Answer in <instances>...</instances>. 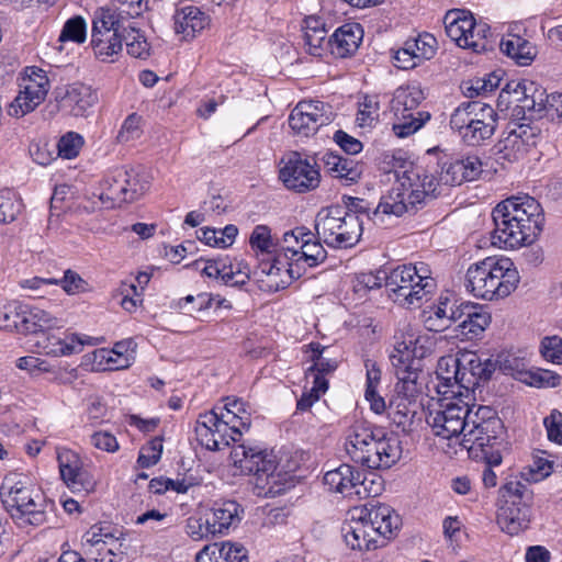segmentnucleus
<instances>
[{
	"label": "nucleus",
	"mask_w": 562,
	"mask_h": 562,
	"mask_svg": "<svg viewBox=\"0 0 562 562\" xmlns=\"http://www.w3.org/2000/svg\"><path fill=\"white\" fill-rule=\"evenodd\" d=\"M279 178L291 191L304 193L316 189L321 182V173L315 162L310 161L296 151L285 155L280 162Z\"/></svg>",
	"instance_id": "15"
},
{
	"label": "nucleus",
	"mask_w": 562,
	"mask_h": 562,
	"mask_svg": "<svg viewBox=\"0 0 562 562\" xmlns=\"http://www.w3.org/2000/svg\"><path fill=\"white\" fill-rule=\"evenodd\" d=\"M22 210V201L11 189L0 190V224L13 222Z\"/></svg>",
	"instance_id": "54"
},
{
	"label": "nucleus",
	"mask_w": 562,
	"mask_h": 562,
	"mask_svg": "<svg viewBox=\"0 0 562 562\" xmlns=\"http://www.w3.org/2000/svg\"><path fill=\"white\" fill-rule=\"evenodd\" d=\"M531 518L530 504H520L519 501H504L497 510V524L502 531L515 536L529 527Z\"/></svg>",
	"instance_id": "29"
},
{
	"label": "nucleus",
	"mask_w": 562,
	"mask_h": 562,
	"mask_svg": "<svg viewBox=\"0 0 562 562\" xmlns=\"http://www.w3.org/2000/svg\"><path fill=\"white\" fill-rule=\"evenodd\" d=\"M435 286L430 270L424 262L397 266L387 271L389 296L401 306H420Z\"/></svg>",
	"instance_id": "7"
},
{
	"label": "nucleus",
	"mask_w": 562,
	"mask_h": 562,
	"mask_svg": "<svg viewBox=\"0 0 562 562\" xmlns=\"http://www.w3.org/2000/svg\"><path fill=\"white\" fill-rule=\"evenodd\" d=\"M482 172V162L477 156H467L445 165L440 181L448 186H460L475 180Z\"/></svg>",
	"instance_id": "32"
},
{
	"label": "nucleus",
	"mask_w": 562,
	"mask_h": 562,
	"mask_svg": "<svg viewBox=\"0 0 562 562\" xmlns=\"http://www.w3.org/2000/svg\"><path fill=\"white\" fill-rule=\"evenodd\" d=\"M215 547L217 562H248L247 550L244 546L232 542L212 543Z\"/></svg>",
	"instance_id": "57"
},
{
	"label": "nucleus",
	"mask_w": 562,
	"mask_h": 562,
	"mask_svg": "<svg viewBox=\"0 0 562 562\" xmlns=\"http://www.w3.org/2000/svg\"><path fill=\"white\" fill-rule=\"evenodd\" d=\"M519 274L509 258L486 257L467 270V289L479 299L499 300L517 288Z\"/></svg>",
	"instance_id": "3"
},
{
	"label": "nucleus",
	"mask_w": 562,
	"mask_h": 562,
	"mask_svg": "<svg viewBox=\"0 0 562 562\" xmlns=\"http://www.w3.org/2000/svg\"><path fill=\"white\" fill-rule=\"evenodd\" d=\"M539 351L541 357L553 364L562 366V338L546 336L541 339Z\"/></svg>",
	"instance_id": "64"
},
{
	"label": "nucleus",
	"mask_w": 562,
	"mask_h": 562,
	"mask_svg": "<svg viewBox=\"0 0 562 562\" xmlns=\"http://www.w3.org/2000/svg\"><path fill=\"white\" fill-rule=\"evenodd\" d=\"M380 102L378 95H363L358 101L356 125L360 128H372L379 123Z\"/></svg>",
	"instance_id": "47"
},
{
	"label": "nucleus",
	"mask_w": 562,
	"mask_h": 562,
	"mask_svg": "<svg viewBox=\"0 0 562 562\" xmlns=\"http://www.w3.org/2000/svg\"><path fill=\"white\" fill-rule=\"evenodd\" d=\"M362 38L363 29L359 23H345L328 38L327 46L335 57L346 58L357 52Z\"/></svg>",
	"instance_id": "28"
},
{
	"label": "nucleus",
	"mask_w": 562,
	"mask_h": 562,
	"mask_svg": "<svg viewBox=\"0 0 562 562\" xmlns=\"http://www.w3.org/2000/svg\"><path fill=\"white\" fill-rule=\"evenodd\" d=\"M77 334H68L64 338L56 336H46L44 341L40 344L46 355L59 357L77 353Z\"/></svg>",
	"instance_id": "50"
},
{
	"label": "nucleus",
	"mask_w": 562,
	"mask_h": 562,
	"mask_svg": "<svg viewBox=\"0 0 562 562\" xmlns=\"http://www.w3.org/2000/svg\"><path fill=\"white\" fill-rule=\"evenodd\" d=\"M321 240L314 233L312 238L304 237V246L301 248L299 259H295L292 278L300 279L308 269L315 268L326 260L327 251Z\"/></svg>",
	"instance_id": "38"
},
{
	"label": "nucleus",
	"mask_w": 562,
	"mask_h": 562,
	"mask_svg": "<svg viewBox=\"0 0 562 562\" xmlns=\"http://www.w3.org/2000/svg\"><path fill=\"white\" fill-rule=\"evenodd\" d=\"M104 544H117V539L109 531L108 527L93 525L82 537V551L87 555V551L99 549Z\"/></svg>",
	"instance_id": "53"
},
{
	"label": "nucleus",
	"mask_w": 562,
	"mask_h": 562,
	"mask_svg": "<svg viewBox=\"0 0 562 562\" xmlns=\"http://www.w3.org/2000/svg\"><path fill=\"white\" fill-rule=\"evenodd\" d=\"M443 23L447 35L458 46L471 48L474 52L487 49L488 37L492 36L491 27L482 20L476 21L470 11L451 10L446 13Z\"/></svg>",
	"instance_id": "14"
},
{
	"label": "nucleus",
	"mask_w": 562,
	"mask_h": 562,
	"mask_svg": "<svg viewBox=\"0 0 562 562\" xmlns=\"http://www.w3.org/2000/svg\"><path fill=\"white\" fill-rule=\"evenodd\" d=\"M217 411V408H215ZM218 414L227 422L232 428V434L241 436L248 431L251 425V414L249 406L239 398L226 397L223 407L218 408Z\"/></svg>",
	"instance_id": "40"
},
{
	"label": "nucleus",
	"mask_w": 562,
	"mask_h": 562,
	"mask_svg": "<svg viewBox=\"0 0 562 562\" xmlns=\"http://www.w3.org/2000/svg\"><path fill=\"white\" fill-rule=\"evenodd\" d=\"M249 245L257 256H277L278 238L272 236L271 228L267 225L255 226L249 237Z\"/></svg>",
	"instance_id": "48"
},
{
	"label": "nucleus",
	"mask_w": 562,
	"mask_h": 562,
	"mask_svg": "<svg viewBox=\"0 0 562 562\" xmlns=\"http://www.w3.org/2000/svg\"><path fill=\"white\" fill-rule=\"evenodd\" d=\"M122 31L125 33L122 36L128 55L135 58H146L149 55V44L144 34L134 25H123Z\"/></svg>",
	"instance_id": "52"
},
{
	"label": "nucleus",
	"mask_w": 562,
	"mask_h": 562,
	"mask_svg": "<svg viewBox=\"0 0 562 562\" xmlns=\"http://www.w3.org/2000/svg\"><path fill=\"white\" fill-rule=\"evenodd\" d=\"M397 382L394 392L406 396H417L419 393L418 378L420 375V363L394 368Z\"/></svg>",
	"instance_id": "46"
},
{
	"label": "nucleus",
	"mask_w": 562,
	"mask_h": 562,
	"mask_svg": "<svg viewBox=\"0 0 562 562\" xmlns=\"http://www.w3.org/2000/svg\"><path fill=\"white\" fill-rule=\"evenodd\" d=\"M231 459L240 473L254 476L252 484L258 496L273 497L285 490L281 474L276 472V457L260 446L236 445L231 451Z\"/></svg>",
	"instance_id": "4"
},
{
	"label": "nucleus",
	"mask_w": 562,
	"mask_h": 562,
	"mask_svg": "<svg viewBox=\"0 0 562 562\" xmlns=\"http://www.w3.org/2000/svg\"><path fill=\"white\" fill-rule=\"evenodd\" d=\"M356 472L351 465L341 464L324 474V484L333 492L351 497L355 492V480H358Z\"/></svg>",
	"instance_id": "44"
},
{
	"label": "nucleus",
	"mask_w": 562,
	"mask_h": 562,
	"mask_svg": "<svg viewBox=\"0 0 562 562\" xmlns=\"http://www.w3.org/2000/svg\"><path fill=\"white\" fill-rule=\"evenodd\" d=\"M136 342L128 338L117 341L112 349L100 348L93 352V361L99 370H123L135 361Z\"/></svg>",
	"instance_id": "23"
},
{
	"label": "nucleus",
	"mask_w": 562,
	"mask_h": 562,
	"mask_svg": "<svg viewBox=\"0 0 562 562\" xmlns=\"http://www.w3.org/2000/svg\"><path fill=\"white\" fill-rule=\"evenodd\" d=\"M461 445L474 452L480 450L490 465H499L502 454L498 447L503 442L504 425L496 412L490 406H479L470 415Z\"/></svg>",
	"instance_id": "5"
},
{
	"label": "nucleus",
	"mask_w": 562,
	"mask_h": 562,
	"mask_svg": "<svg viewBox=\"0 0 562 562\" xmlns=\"http://www.w3.org/2000/svg\"><path fill=\"white\" fill-rule=\"evenodd\" d=\"M395 339L390 355L391 363L394 368L419 364L420 360L431 352L430 347L426 346L428 342L427 337L402 334L400 337L396 336Z\"/></svg>",
	"instance_id": "22"
},
{
	"label": "nucleus",
	"mask_w": 562,
	"mask_h": 562,
	"mask_svg": "<svg viewBox=\"0 0 562 562\" xmlns=\"http://www.w3.org/2000/svg\"><path fill=\"white\" fill-rule=\"evenodd\" d=\"M304 22L305 49L310 55L321 57L327 45L325 25L315 16H308Z\"/></svg>",
	"instance_id": "45"
},
{
	"label": "nucleus",
	"mask_w": 562,
	"mask_h": 562,
	"mask_svg": "<svg viewBox=\"0 0 562 562\" xmlns=\"http://www.w3.org/2000/svg\"><path fill=\"white\" fill-rule=\"evenodd\" d=\"M83 144L85 139L80 134L68 132L58 140V156L64 159H74L79 155Z\"/></svg>",
	"instance_id": "61"
},
{
	"label": "nucleus",
	"mask_w": 562,
	"mask_h": 562,
	"mask_svg": "<svg viewBox=\"0 0 562 562\" xmlns=\"http://www.w3.org/2000/svg\"><path fill=\"white\" fill-rule=\"evenodd\" d=\"M22 88L9 105L8 113L12 116H24L41 104L47 95L49 81L44 71L40 69L24 79Z\"/></svg>",
	"instance_id": "19"
},
{
	"label": "nucleus",
	"mask_w": 562,
	"mask_h": 562,
	"mask_svg": "<svg viewBox=\"0 0 562 562\" xmlns=\"http://www.w3.org/2000/svg\"><path fill=\"white\" fill-rule=\"evenodd\" d=\"M416 396H406L394 392L387 405V417L398 428L408 429L417 409Z\"/></svg>",
	"instance_id": "41"
},
{
	"label": "nucleus",
	"mask_w": 562,
	"mask_h": 562,
	"mask_svg": "<svg viewBox=\"0 0 562 562\" xmlns=\"http://www.w3.org/2000/svg\"><path fill=\"white\" fill-rule=\"evenodd\" d=\"M360 517L367 520L368 526L372 527L375 539L383 537L390 539L400 526V517L385 504L364 506L359 509Z\"/></svg>",
	"instance_id": "25"
},
{
	"label": "nucleus",
	"mask_w": 562,
	"mask_h": 562,
	"mask_svg": "<svg viewBox=\"0 0 562 562\" xmlns=\"http://www.w3.org/2000/svg\"><path fill=\"white\" fill-rule=\"evenodd\" d=\"M243 508L232 499L217 501L213 504L206 522L211 526V535L224 533L235 527L241 519Z\"/></svg>",
	"instance_id": "34"
},
{
	"label": "nucleus",
	"mask_w": 562,
	"mask_h": 562,
	"mask_svg": "<svg viewBox=\"0 0 562 562\" xmlns=\"http://www.w3.org/2000/svg\"><path fill=\"white\" fill-rule=\"evenodd\" d=\"M491 321L492 317L487 310L483 305L474 303L470 307V312L465 313V318L458 324L457 335L468 340L477 338L490 326Z\"/></svg>",
	"instance_id": "42"
},
{
	"label": "nucleus",
	"mask_w": 562,
	"mask_h": 562,
	"mask_svg": "<svg viewBox=\"0 0 562 562\" xmlns=\"http://www.w3.org/2000/svg\"><path fill=\"white\" fill-rule=\"evenodd\" d=\"M304 237H313V232L304 226L284 232L278 238L277 256H273L271 261L260 263L261 273L270 278V288L276 291L285 289L296 280L292 278V269H294L295 259L301 255Z\"/></svg>",
	"instance_id": "10"
},
{
	"label": "nucleus",
	"mask_w": 562,
	"mask_h": 562,
	"mask_svg": "<svg viewBox=\"0 0 562 562\" xmlns=\"http://www.w3.org/2000/svg\"><path fill=\"white\" fill-rule=\"evenodd\" d=\"M499 153L502 154V158L508 161H517L524 158L529 151L512 130L508 135L503 140H501Z\"/></svg>",
	"instance_id": "58"
},
{
	"label": "nucleus",
	"mask_w": 562,
	"mask_h": 562,
	"mask_svg": "<svg viewBox=\"0 0 562 562\" xmlns=\"http://www.w3.org/2000/svg\"><path fill=\"white\" fill-rule=\"evenodd\" d=\"M216 431L221 434H224L225 431L232 432V428L216 409L201 414L195 425V435L200 445L207 450L217 451L218 441L213 440L214 432Z\"/></svg>",
	"instance_id": "35"
},
{
	"label": "nucleus",
	"mask_w": 562,
	"mask_h": 562,
	"mask_svg": "<svg viewBox=\"0 0 562 562\" xmlns=\"http://www.w3.org/2000/svg\"><path fill=\"white\" fill-rule=\"evenodd\" d=\"M123 21L112 8H100L92 21L91 42L93 54L103 63H114L123 50L121 34Z\"/></svg>",
	"instance_id": "12"
},
{
	"label": "nucleus",
	"mask_w": 562,
	"mask_h": 562,
	"mask_svg": "<svg viewBox=\"0 0 562 562\" xmlns=\"http://www.w3.org/2000/svg\"><path fill=\"white\" fill-rule=\"evenodd\" d=\"M425 323L427 328L434 331H441L450 326L449 300L447 297L440 299L439 304L430 311Z\"/></svg>",
	"instance_id": "62"
},
{
	"label": "nucleus",
	"mask_w": 562,
	"mask_h": 562,
	"mask_svg": "<svg viewBox=\"0 0 562 562\" xmlns=\"http://www.w3.org/2000/svg\"><path fill=\"white\" fill-rule=\"evenodd\" d=\"M461 386L465 398L470 400L475 387L482 381L491 379L496 370V361L488 357H482L476 352H465L461 355Z\"/></svg>",
	"instance_id": "21"
},
{
	"label": "nucleus",
	"mask_w": 562,
	"mask_h": 562,
	"mask_svg": "<svg viewBox=\"0 0 562 562\" xmlns=\"http://www.w3.org/2000/svg\"><path fill=\"white\" fill-rule=\"evenodd\" d=\"M99 100L97 90L83 83H74L67 87L58 103L59 109L76 117L87 116Z\"/></svg>",
	"instance_id": "24"
},
{
	"label": "nucleus",
	"mask_w": 562,
	"mask_h": 562,
	"mask_svg": "<svg viewBox=\"0 0 562 562\" xmlns=\"http://www.w3.org/2000/svg\"><path fill=\"white\" fill-rule=\"evenodd\" d=\"M438 179L422 166H411L397 175L391 190L381 198L373 211V220L380 215L402 216L415 213L428 199L436 196Z\"/></svg>",
	"instance_id": "2"
},
{
	"label": "nucleus",
	"mask_w": 562,
	"mask_h": 562,
	"mask_svg": "<svg viewBox=\"0 0 562 562\" xmlns=\"http://www.w3.org/2000/svg\"><path fill=\"white\" fill-rule=\"evenodd\" d=\"M437 52V40L430 33L407 38L394 54V65L401 69H413L430 60Z\"/></svg>",
	"instance_id": "20"
},
{
	"label": "nucleus",
	"mask_w": 562,
	"mask_h": 562,
	"mask_svg": "<svg viewBox=\"0 0 562 562\" xmlns=\"http://www.w3.org/2000/svg\"><path fill=\"white\" fill-rule=\"evenodd\" d=\"M561 375L555 371L542 368H532L521 373V381L532 387L549 389L561 384Z\"/></svg>",
	"instance_id": "51"
},
{
	"label": "nucleus",
	"mask_w": 562,
	"mask_h": 562,
	"mask_svg": "<svg viewBox=\"0 0 562 562\" xmlns=\"http://www.w3.org/2000/svg\"><path fill=\"white\" fill-rule=\"evenodd\" d=\"M322 160L327 172L331 177L345 181L346 184L357 182L363 172V167L360 162L331 151L324 154Z\"/></svg>",
	"instance_id": "39"
},
{
	"label": "nucleus",
	"mask_w": 562,
	"mask_h": 562,
	"mask_svg": "<svg viewBox=\"0 0 562 562\" xmlns=\"http://www.w3.org/2000/svg\"><path fill=\"white\" fill-rule=\"evenodd\" d=\"M341 532L346 544L351 550H373L379 547L372 527L368 526L360 514L357 517L352 515L351 519L342 525Z\"/></svg>",
	"instance_id": "33"
},
{
	"label": "nucleus",
	"mask_w": 562,
	"mask_h": 562,
	"mask_svg": "<svg viewBox=\"0 0 562 562\" xmlns=\"http://www.w3.org/2000/svg\"><path fill=\"white\" fill-rule=\"evenodd\" d=\"M367 450L361 467L370 470H387L402 457V446L397 436L378 426L373 429Z\"/></svg>",
	"instance_id": "16"
},
{
	"label": "nucleus",
	"mask_w": 562,
	"mask_h": 562,
	"mask_svg": "<svg viewBox=\"0 0 562 562\" xmlns=\"http://www.w3.org/2000/svg\"><path fill=\"white\" fill-rule=\"evenodd\" d=\"M330 106L318 100L299 102L289 115V125L299 136L314 135L319 127L331 122Z\"/></svg>",
	"instance_id": "17"
},
{
	"label": "nucleus",
	"mask_w": 562,
	"mask_h": 562,
	"mask_svg": "<svg viewBox=\"0 0 562 562\" xmlns=\"http://www.w3.org/2000/svg\"><path fill=\"white\" fill-rule=\"evenodd\" d=\"M375 425L366 420H357L345 431L344 450L347 457L355 463L361 465L368 451L370 437L373 436Z\"/></svg>",
	"instance_id": "30"
},
{
	"label": "nucleus",
	"mask_w": 562,
	"mask_h": 562,
	"mask_svg": "<svg viewBox=\"0 0 562 562\" xmlns=\"http://www.w3.org/2000/svg\"><path fill=\"white\" fill-rule=\"evenodd\" d=\"M464 398L465 395L440 396L429 408L426 422L435 436L442 439L463 437L465 428L469 427L470 415L473 413Z\"/></svg>",
	"instance_id": "11"
},
{
	"label": "nucleus",
	"mask_w": 562,
	"mask_h": 562,
	"mask_svg": "<svg viewBox=\"0 0 562 562\" xmlns=\"http://www.w3.org/2000/svg\"><path fill=\"white\" fill-rule=\"evenodd\" d=\"M497 126V113L487 103L468 101L461 103L450 116V127L469 146H479L490 139Z\"/></svg>",
	"instance_id": "9"
},
{
	"label": "nucleus",
	"mask_w": 562,
	"mask_h": 562,
	"mask_svg": "<svg viewBox=\"0 0 562 562\" xmlns=\"http://www.w3.org/2000/svg\"><path fill=\"white\" fill-rule=\"evenodd\" d=\"M64 326V319L36 306L22 305L20 333L31 334Z\"/></svg>",
	"instance_id": "36"
},
{
	"label": "nucleus",
	"mask_w": 562,
	"mask_h": 562,
	"mask_svg": "<svg viewBox=\"0 0 562 562\" xmlns=\"http://www.w3.org/2000/svg\"><path fill=\"white\" fill-rule=\"evenodd\" d=\"M87 38V24L82 16H74L66 21L59 35V42L82 44Z\"/></svg>",
	"instance_id": "55"
},
{
	"label": "nucleus",
	"mask_w": 562,
	"mask_h": 562,
	"mask_svg": "<svg viewBox=\"0 0 562 562\" xmlns=\"http://www.w3.org/2000/svg\"><path fill=\"white\" fill-rule=\"evenodd\" d=\"M162 453V438L155 437L149 440L139 450L137 464L139 468L146 469L155 465L161 458Z\"/></svg>",
	"instance_id": "60"
},
{
	"label": "nucleus",
	"mask_w": 562,
	"mask_h": 562,
	"mask_svg": "<svg viewBox=\"0 0 562 562\" xmlns=\"http://www.w3.org/2000/svg\"><path fill=\"white\" fill-rule=\"evenodd\" d=\"M172 19L176 34L181 35L183 40L193 38L210 23L209 15L192 4L178 8Z\"/></svg>",
	"instance_id": "31"
},
{
	"label": "nucleus",
	"mask_w": 562,
	"mask_h": 562,
	"mask_svg": "<svg viewBox=\"0 0 562 562\" xmlns=\"http://www.w3.org/2000/svg\"><path fill=\"white\" fill-rule=\"evenodd\" d=\"M149 180L145 173L125 167L124 188L126 194V203H133L139 200L149 189Z\"/></svg>",
	"instance_id": "49"
},
{
	"label": "nucleus",
	"mask_w": 562,
	"mask_h": 562,
	"mask_svg": "<svg viewBox=\"0 0 562 562\" xmlns=\"http://www.w3.org/2000/svg\"><path fill=\"white\" fill-rule=\"evenodd\" d=\"M57 461L63 482L72 493L88 494L94 490L95 481L83 468L80 456L71 449L58 448Z\"/></svg>",
	"instance_id": "18"
},
{
	"label": "nucleus",
	"mask_w": 562,
	"mask_h": 562,
	"mask_svg": "<svg viewBox=\"0 0 562 562\" xmlns=\"http://www.w3.org/2000/svg\"><path fill=\"white\" fill-rule=\"evenodd\" d=\"M0 494L8 513L20 528L46 522L48 504L32 483L5 479Z\"/></svg>",
	"instance_id": "6"
},
{
	"label": "nucleus",
	"mask_w": 562,
	"mask_h": 562,
	"mask_svg": "<svg viewBox=\"0 0 562 562\" xmlns=\"http://www.w3.org/2000/svg\"><path fill=\"white\" fill-rule=\"evenodd\" d=\"M501 49L519 66L531 65L538 54L533 43L516 34H507L501 42Z\"/></svg>",
	"instance_id": "43"
},
{
	"label": "nucleus",
	"mask_w": 562,
	"mask_h": 562,
	"mask_svg": "<svg viewBox=\"0 0 562 562\" xmlns=\"http://www.w3.org/2000/svg\"><path fill=\"white\" fill-rule=\"evenodd\" d=\"M505 501H519L520 504H530L531 492L517 476L509 477L501 487Z\"/></svg>",
	"instance_id": "56"
},
{
	"label": "nucleus",
	"mask_w": 562,
	"mask_h": 562,
	"mask_svg": "<svg viewBox=\"0 0 562 562\" xmlns=\"http://www.w3.org/2000/svg\"><path fill=\"white\" fill-rule=\"evenodd\" d=\"M249 277V266L244 261H235L225 266L223 282L227 285L240 286L247 283Z\"/></svg>",
	"instance_id": "63"
},
{
	"label": "nucleus",
	"mask_w": 562,
	"mask_h": 562,
	"mask_svg": "<svg viewBox=\"0 0 562 562\" xmlns=\"http://www.w3.org/2000/svg\"><path fill=\"white\" fill-rule=\"evenodd\" d=\"M425 99L424 91L417 85L398 87L391 101V109L398 122L393 130L398 137H407L417 132L429 121L428 112L418 111L417 108Z\"/></svg>",
	"instance_id": "13"
},
{
	"label": "nucleus",
	"mask_w": 562,
	"mask_h": 562,
	"mask_svg": "<svg viewBox=\"0 0 562 562\" xmlns=\"http://www.w3.org/2000/svg\"><path fill=\"white\" fill-rule=\"evenodd\" d=\"M125 177V167H115L110 169L102 178L100 201L108 209L121 206L126 203V194L123 183Z\"/></svg>",
	"instance_id": "37"
},
{
	"label": "nucleus",
	"mask_w": 562,
	"mask_h": 562,
	"mask_svg": "<svg viewBox=\"0 0 562 562\" xmlns=\"http://www.w3.org/2000/svg\"><path fill=\"white\" fill-rule=\"evenodd\" d=\"M315 232L328 247L346 249L353 247L362 234L359 215L340 205L323 207L315 217Z\"/></svg>",
	"instance_id": "8"
},
{
	"label": "nucleus",
	"mask_w": 562,
	"mask_h": 562,
	"mask_svg": "<svg viewBox=\"0 0 562 562\" xmlns=\"http://www.w3.org/2000/svg\"><path fill=\"white\" fill-rule=\"evenodd\" d=\"M495 228L492 243L504 249H515L533 243L542 231L540 203L529 195L510 196L492 212Z\"/></svg>",
	"instance_id": "1"
},
{
	"label": "nucleus",
	"mask_w": 562,
	"mask_h": 562,
	"mask_svg": "<svg viewBox=\"0 0 562 562\" xmlns=\"http://www.w3.org/2000/svg\"><path fill=\"white\" fill-rule=\"evenodd\" d=\"M461 357L453 355L443 356L438 360L436 374L438 384L437 393L440 396L464 395L461 386Z\"/></svg>",
	"instance_id": "26"
},
{
	"label": "nucleus",
	"mask_w": 562,
	"mask_h": 562,
	"mask_svg": "<svg viewBox=\"0 0 562 562\" xmlns=\"http://www.w3.org/2000/svg\"><path fill=\"white\" fill-rule=\"evenodd\" d=\"M547 91L535 81L524 80L515 86L514 99L509 103H515L524 112L531 116L543 117L546 110Z\"/></svg>",
	"instance_id": "27"
},
{
	"label": "nucleus",
	"mask_w": 562,
	"mask_h": 562,
	"mask_svg": "<svg viewBox=\"0 0 562 562\" xmlns=\"http://www.w3.org/2000/svg\"><path fill=\"white\" fill-rule=\"evenodd\" d=\"M338 367V362L334 359L324 358L323 360L316 362V364H312L306 369L305 379L306 386L310 383L316 384V382H324L328 386L327 375L331 374Z\"/></svg>",
	"instance_id": "59"
}]
</instances>
